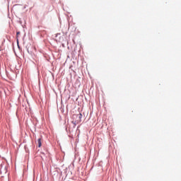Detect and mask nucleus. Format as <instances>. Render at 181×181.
Here are the masks:
<instances>
[{"mask_svg":"<svg viewBox=\"0 0 181 181\" xmlns=\"http://www.w3.org/2000/svg\"><path fill=\"white\" fill-rule=\"evenodd\" d=\"M73 117L76 119V124H80V122H81V119L83 118V115L81 113H79L78 115H74Z\"/></svg>","mask_w":181,"mask_h":181,"instance_id":"nucleus-1","label":"nucleus"},{"mask_svg":"<svg viewBox=\"0 0 181 181\" xmlns=\"http://www.w3.org/2000/svg\"><path fill=\"white\" fill-rule=\"evenodd\" d=\"M0 172L1 175H5L8 172V166H6L5 164L1 165Z\"/></svg>","mask_w":181,"mask_h":181,"instance_id":"nucleus-2","label":"nucleus"},{"mask_svg":"<svg viewBox=\"0 0 181 181\" xmlns=\"http://www.w3.org/2000/svg\"><path fill=\"white\" fill-rule=\"evenodd\" d=\"M21 35V32L18 31L16 33V42L17 44L19 45V35Z\"/></svg>","mask_w":181,"mask_h":181,"instance_id":"nucleus-3","label":"nucleus"},{"mask_svg":"<svg viewBox=\"0 0 181 181\" xmlns=\"http://www.w3.org/2000/svg\"><path fill=\"white\" fill-rule=\"evenodd\" d=\"M37 145L38 148H40V146H42V139H37Z\"/></svg>","mask_w":181,"mask_h":181,"instance_id":"nucleus-4","label":"nucleus"}]
</instances>
